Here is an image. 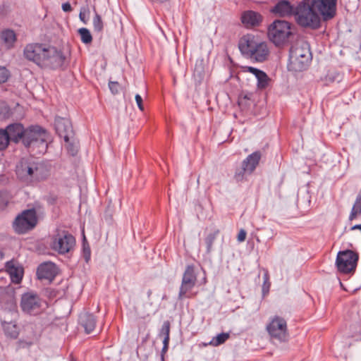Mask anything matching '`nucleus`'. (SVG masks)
I'll list each match as a JSON object with an SVG mask.
<instances>
[{"mask_svg":"<svg viewBox=\"0 0 361 361\" xmlns=\"http://www.w3.org/2000/svg\"><path fill=\"white\" fill-rule=\"evenodd\" d=\"M337 0H311L310 6L304 3L298 8V25L317 30L322 21H329L336 15Z\"/></svg>","mask_w":361,"mask_h":361,"instance_id":"nucleus-1","label":"nucleus"},{"mask_svg":"<svg viewBox=\"0 0 361 361\" xmlns=\"http://www.w3.org/2000/svg\"><path fill=\"white\" fill-rule=\"evenodd\" d=\"M25 58L42 68L58 69L63 67L66 56L61 50L42 43H31L23 50Z\"/></svg>","mask_w":361,"mask_h":361,"instance_id":"nucleus-2","label":"nucleus"},{"mask_svg":"<svg viewBox=\"0 0 361 361\" xmlns=\"http://www.w3.org/2000/svg\"><path fill=\"white\" fill-rule=\"evenodd\" d=\"M312 60L310 47L305 42L293 44L289 51L288 68L290 71L300 72L307 68Z\"/></svg>","mask_w":361,"mask_h":361,"instance_id":"nucleus-3","label":"nucleus"},{"mask_svg":"<svg viewBox=\"0 0 361 361\" xmlns=\"http://www.w3.org/2000/svg\"><path fill=\"white\" fill-rule=\"evenodd\" d=\"M49 133L39 126H30L25 128L23 145L26 148L38 149L40 153H44L47 149Z\"/></svg>","mask_w":361,"mask_h":361,"instance_id":"nucleus-4","label":"nucleus"},{"mask_svg":"<svg viewBox=\"0 0 361 361\" xmlns=\"http://www.w3.org/2000/svg\"><path fill=\"white\" fill-rule=\"evenodd\" d=\"M16 175L19 179L24 180H39L45 178L48 170L44 164L42 162L28 161L22 160L16 166Z\"/></svg>","mask_w":361,"mask_h":361,"instance_id":"nucleus-5","label":"nucleus"},{"mask_svg":"<svg viewBox=\"0 0 361 361\" xmlns=\"http://www.w3.org/2000/svg\"><path fill=\"white\" fill-rule=\"evenodd\" d=\"M292 35L290 24L282 20H274L268 27V37L276 46L284 44Z\"/></svg>","mask_w":361,"mask_h":361,"instance_id":"nucleus-6","label":"nucleus"},{"mask_svg":"<svg viewBox=\"0 0 361 361\" xmlns=\"http://www.w3.org/2000/svg\"><path fill=\"white\" fill-rule=\"evenodd\" d=\"M359 260V254L351 250L339 251L336 265L339 272L345 274H354Z\"/></svg>","mask_w":361,"mask_h":361,"instance_id":"nucleus-7","label":"nucleus"},{"mask_svg":"<svg viewBox=\"0 0 361 361\" xmlns=\"http://www.w3.org/2000/svg\"><path fill=\"white\" fill-rule=\"evenodd\" d=\"M37 224V216L35 209H26L16 217L13 223V228L16 233L24 234L32 230Z\"/></svg>","mask_w":361,"mask_h":361,"instance_id":"nucleus-8","label":"nucleus"},{"mask_svg":"<svg viewBox=\"0 0 361 361\" xmlns=\"http://www.w3.org/2000/svg\"><path fill=\"white\" fill-rule=\"evenodd\" d=\"M197 282V276L193 264L188 265L183 274L181 285L178 293V299L192 298L196 295V293H192V289Z\"/></svg>","mask_w":361,"mask_h":361,"instance_id":"nucleus-9","label":"nucleus"},{"mask_svg":"<svg viewBox=\"0 0 361 361\" xmlns=\"http://www.w3.org/2000/svg\"><path fill=\"white\" fill-rule=\"evenodd\" d=\"M75 245V237L66 231H59L53 236L51 248L60 255L70 252Z\"/></svg>","mask_w":361,"mask_h":361,"instance_id":"nucleus-10","label":"nucleus"},{"mask_svg":"<svg viewBox=\"0 0 361 361\" xmlns=\"http://www.w3.org/2000/svg\"><path fill=\"white\" fill-rule=\"evenodd\" d=\"M267 331L271 338L280 343H284L288 340L289 334L288 332L287 323L281 317L275 316L273 317L267 326Z\"/></svg>","mask_w":361,"mask_h":361,"instance_id":"nucleus-11","label":"nucleus"},{"mask_svg":"<svg viewBox=\"0 0 361 361\" xmlns=\"http://www.w3.org/2000/svg\"><path fill=\"white\" fill-rule=\"evenodd\" d=\"M262 158V152L257 150L247 157L242 162L241 167L238 169L235 174L237 180L246 178V175H250L259 165Z\"/></svg>","mask_w":361,"mask_h":361,"instance_id":"nucleus-12","label":"nucleus"},{"mask_svg":"<svg viewBox=\"0 0 361 361\" xmlns=\"http://www.w3.org/2000/svg\"><path fill=\"white\" fill-rule=\"evenodd\" d=\"M20 307L26 314L37 315L42 311V299L37 294L25 293L21 297Z\"/></svg>","mask_w":361,"mask_h":361,"instance_id":"nucleus-13","label":"nucleus"},{"mask_svg":"<svg viewBox=\"0 0 361 361\" xmlns=\"http://www.w3.org/2000/svg\"><path fill=\"white\" fill-rule=\"evenodd\" d=\"M54 126L59 136L63 138L67 145H72L71 141L74 139L75 133L71 121L58 116L55 118Z\"/></svg>","mask_w":361,"mask_h":361,"instance_id":"nucleus-14","label":"nucleus"},{"mask_svg":"<svg viewBox=\"0 0 361 361\" xmlns=\"http://www.w3.org/2000/svg\"><path fill=\"white\" fill-rule=\"evenodd\" d=\"M36 274L38 279L47 280L51 283L58 274V268L54 263L45 262L38 266Z\"/></svg>","mask_w":361,"mask_h":361,"instance_id":"nucleus-15","label":"nucleus"},{"mask_svg":"<svg viewBox=\"0 0 361 361\" xmlns=\"http://www.w3.org/2000/svg\"><path fill=\"white\" fill-rule=\"evenodd\" d=\"M269 53L266 42H257L248 58L257 62H264L268 59Z\"/></svg>","mask_w":361,"mask_h":361,"instance_id":"nucleus-16","label":"nucleus"},{"mask_svg":"<svg viewBox=\"0 0 361 361\" xmlns=\"http://www.w3.org/2000/svg\"><path fill=\"white\" fill-rule=\"evenodd\" d=\"M8 133L11 142L18 144L20 142H23V136L25 128L23 125L20 123H13L9 124L5 128Z\"/></svg>","mask_w":361,"mask_h":361,"instance_id":"nucleus-17","label":"nucleus"},{"mask_svg":"<svg viewBox=\"0 0 361 361\" xmlns=\"http://www.w3.org/2000/svg\"><path fill=\"white\" fill-rule=\"evenodd\" d=\"M296 5H291L288 1L281 0L271 9V11L279 16H293L295 19Z\"/></svg>","mask_w":361,"mask_h":361,"instance_id":"nucleus-18","label":"nucleus"},{"mask_svg":"<svg viewBox=\"0 0 361 361\" xmlns=\"http://www.w3.org/2000/svg\"><path fill=\"white\" fill-rule=\"evenodd\" d=\"M257 42L252 35H243L238 42V48L241 54L248 58Z\"/></svg>","mask_w":361,"mask_h":361,"instance_id":"nucleus-19","label":"nucleus"},{"mask_svg":"<svg viewBox=\"0 0 361 361\" xmlns=\"http://www.w3.org/2000/svg\"><path fill=\"white\" fill-rule=\"evenodd\" d=\"M262 21V16L257 12L246 11L242 13L241 22L246 27H257Z\"/></svg>","mask_w":361,"mask_h":361,"instance_id":"nucleus-20","label":"nucleus"},{"mask_svg":"<svg viewBox=\"0 0 361 361\" xmlns=\"http://www.w3.org/2000/svg\"><path fill=\"white\" fill-rule=\"evenodd\" d=\"M80 324L84 327L87 334H90L95 328L96 319L92 314L85 312L80 316Z\"/></svg>","mask_w":361,"mask_h":361,"instance_id":"nucleus-21","label":"nucleus"},{"mask_svg":"<svg viewBox=\"0 0 361 361\" xmlns=\"http://www.w3.org/2000/svg\"><path fill=\"white\" fill-rule=\"evenodd\" d=\"M5 268L13 283H18L21 281L23 278L22 271L14 264L13 261L7 262Z\"/></svg>","mask_w":361,"mask_h":361,"instance_id":"nucleus-22","label":"nucleus"},{"mask_svg":"<svg viewBox=\"0 0 361 361\" xmlns=\"http://www.w3.org/2000/svg\"><path fill=\"white\" fill-rule=\"evenodd\" d=\"M253 94L250 92H241L238 99V106L243 111L247 110L253 103Z\"/></svg>","mask_w":361,"mask_h":361,"instance_id":"nucleus-23","label":"nucleus"},{"mask_svg":"<svg viewBox=\"0 0 361 361\" xmlns=\"http://www.w3.org/2000/svg\"><path fill=\"white\" fill-rule=\"evenodd\" d=\"M4 331L6 336L11 338H17L19 335V328L15 322H2Z\"/></svg>","mask_w":361,"mask_h":361,"instance_id":"nucleus-24","label":"nucleus"},{"mask_svg":"<svg viewBox=\"0 0 361 361\" xmlns=\"http://www.w3.org/2000/svg\"><path fill=\"white\" fill-rule=\"evenodd\" d=\"M1 38L8 49L12 48L16 41V35L13 30H4L1 33Z\"/></svg>","mask_w":361,"mask_h":361,"instance_id":"nucleus-25","label":"nucleus"},{"mask_svg":"<svg viewBox=\"0 0 361 361\" xmlns=\"http://www.w3.org/2000/svg\"><path fill=\"white\" fill-rule=\"evenodd\" d=\"M25 336L24 338L30 339L32 336H37V343L41 337V331L38 329L36 325L30 324L25 326L24 329Z\"/></svg>","mask_w":361,"mask_h":361,"instance_id":"nucleus-26","label":"nucleus"},{"mask_svg":"<svg viewBox=\"0 0 361 361\" xmlns=\"http://www.w3.org/2000/svg\"><path fill=\"white\" fill-rule=\"evenodd\" d=\"M35 343H37V336H32L30 339H26L25 338L19 339L16 342V350L30 348Z\"/></svg>","mask_w":361,"mask_h":361,"instance_id":"nucleus-27","label":"nucleus"},{"mask_svg":"<svg viewBox=\"0 0 361 361\" xmlns=\"http://www.w3.org/2000/svg\"><path fill=\"white\" fill-rule=\"evenodd\" d=\"M78 32L82 43L85 44H90L92 42V36L87 28L81 27L78 29Z\"/></svg>","mask_w":361,"mask_h":361,"instance_id":"nucleus-28","label":"nucleus"},{"mask_svg":"<svg viewBox=\"0 0 361 361\" xmlns=\"http://www.w3.org/2000/svg\"><path fill=\"white\" fill-rule=\"evenodd\" d=\"M219 233V230H216L214 232L209 233L204 239V243L207 247V253L209 254L212 250V245L216 238L217 235Z\"/></svg>","mask_w":361,"mask_h":361,"instance_id":"nucleus-29","label":"nucleus"},{"mask_svg":"<svg viewBox=\"0 0 361 361\" xmlns=\"http://www.w3.org/2000/svg\"><path fill=\"white\" fill-rule=\"evenodd\" d=\"M257 86L259 90H264L269 85V78L265 72H262L259 76L257 77Z\"/></svg>","mask_w":361,"mask_h":361,"instance_id":"nucleus-30","label":"nucleus"},{"mask_svg":"<svg viewBox=\"0 0 361 361\" xmlns=\"http://www.w3.org/2000/svg\"><path fill=\"white\" fill-rule=\"evenodd\" d=\"M94 16L93 18V27L97 32H102L104 29V23L101 16L94 10Z\"/></svg>","mask_w":361,"mask_h":361,"instance_id":"nucleus-31","label":"nucleus"},{"mask_svg":"<svg viewBox=\"0 0 361 361\" xmlns=\"http://www.w3.org/2000/svg\"><path fill=\"white\" fill-rule=\"evenodd\" d=\"M228 333H221L216 336L214 337L212 340L209 342V344L213 346H218L223 343H224L226 340L229 338Z\"/></svg>","mask_w":361,"mask_h":361,"instance_id":"nucleus-32","label":"nucleus"},{"mask_svg":"<svg viewBox=\"0 0 361 361\" xmlns=\"http://www.w3.org/2000/svg\"><path fill=\"white\" fill-rule=\"evenodd\" d=\"M11 142L5 129H0V151L6 149Z\"/></svg>","mask_w":361,"mask_h":361,"instance_id":"nucleus-33","label":"nucleus"},{"mask_svg":"<svg viewBox=\"0 0 361 361\" xmlns=\"http://www.w3.org/2000/svg\"><path fill=\"white\" fill-rule=\"evenodd\" d=\"M82 257L87 263L90 260L91 250L85 237H84L82 242Z\"/></svg>","mask_w":361,"mask_h":361,"instance_id":"nucleus-34","label":"nucleus"},{"mask_svg":"<svg viewBox=\"0 0 361 361\" xmlns=\"http://www.w3.org/2000/svg\"><path fill=\"white\" fill-rule=\"evenodd\" d=\"M89 16H90V9H89L88 6L81 7L80 13H79V18L84 24L87 23V21L89 20Z\"/></svg>","mask_w":361,"mask_h":361,"instance_id":"nucleus-35","label":"nucleus"},{"mask_svg":"<svg viewBox=\"0 0 361 361\" xmlns=\"http://www.w3.org/2000/svg\"><path fill=\"white\" fill-rule=\"evenodd\" d=\"M10 76V71L6 67L0 66V84L7 82Z\"/></svg>","mask_w":361,"mask_h":361,"instance_id":"nucleus-36","label":"nucleus"},{"mask_svg":"<svg viewBox=\"0 0 361 361\" xmlns=\"http://www.w3.org/2000/svg\"><path fill=\"white\" fill-rule=\"evenodd\" d=\"M360 214H361V204L355 202L349 216V220L353 221Z\"/></svg>","mask_w":361,"mask_h":361,"instance_id":"nucleus-37","label":"nucleus"},{"mask_svg":"<svg viewBox=\"0 0 361 361\" xmlns=\"http://www.w3.org/2000/svg\"><path fill=\"white\" fill-rule=\"evenodd\" d=\"M170 328H171V324L169 321H165L163 323V325L161 326V331H160V336H169L170 334Z\"/></svg>","mask_w":361,"mask_h":361,"instance_id":"nucleus-38","label":"nucleus"},{"mask_svg":"<svg viewBox=\"0 0 361 361\" xmlns=\"http://www.w3.org/2000/svg\"><path fill=\"white\" fill-rule=\"evenodd\" d=\"M109 87L112 94H116L120 90V84L118 82L110 81L109 82Z\"/></svg>","mask_w":361,"mask_h":361,"instance_id":"nucleus-39","label":"nucleus"},{"mask_svg":"<svg viewBox=\"0 0 361 361\" xmlns=\"http://www.w3.org/2000/svg\"><path fill=\"white\" fill-rule=\"evenodd\" d=\"M307 4L308 6H310V4H311V0H300L299 1L297 2V4H296V8H295V22L298 24V16H300L299 15V12H298V8L300 5H302V4Z\"/></svg>","mask_w":361,"mask_h":361,"instance_id":"nucleus-40","label":"nucleus"},{"mask_svg":"<svg viewBox=\"0 0 361 361\" xmlns=\"http://www.w3.org/2000/svg\"><path fill=\"white\" fill-rule=\"evenodd\" d=\"M245 68L246 69V71L252 73L256 78L263 72L262 70L251 66H247Z\"/></svg>","mask_w":361,"mask_h":361,"instance_id":"nucleus-41","label":"nucleus"},{"mask_svg":"<svg viewBox=\"0 0 361 361\" xmlns=\"http://www.w3.org/2000/svg\"><path fill=\"white\" fill-rule=\"evenodd\" d=\"M264 278H265V279H264L263 287H262V291H263L264 294L267 293L269 292V287H270V282L269 281V278H268L267 274H265Z\"/></svg>","mask_w":361,"mask_h":361,"instance_id":"nucleus-42","label":"nucleus"},{"mask_svg":"<svg viewBox=\"0 0 361 361\" xmlns=\"http://www.w3.org/2000/svg\"><path fill=\"white\" fill-rule=\"evenodd\" d=\"M135 101H136V103H137V105L139 108V109L142 111H144V105H143V100H142V97L137 94L135 95Z\"/></svg>","mask_w":361,"mask_h":361,"instance_id":"nucleus-43","label":"nucleus"},{"mask_svg":"<svg viewBox=\"0 0 361 361\" xmlns=\"http://www.w3.org/2000/svg\"><path fill=\"white\" fill-rule=\"evenodd\" d=\"M246 231L244 229H240L238 234V240L239 242H243L246 238Z\"/></svg>","mask_w":361,"mask_h":361,"instance_id":"nucleus-44","label":"nucleus"},{"mask_svg":"<svg viewBox=\"0 0 361 361\" xmlns=\"http://www.w3.org/2000/svg\"><path fill=\"white\" fill-rule=\"evenodd\" d=\"M8 200L3 195L2 193L0 192V209H4L7 206Z\"/></svg>","mask_w":361,"mask_h":361,"instance_id":"nucleus-45","label":"nucleus"},{"mask_svg":"<svg viewBox=\"0 0 361 361\" xmlns=\"http://www.w3.org/2000/svg\"><path fill=\"white\" fill-rule=\"evenodd\" d=\"M61 8L64 12H71L73 10L72 6L69 2L63 3Z\"/></svg>","mask_w":361,"mask_h":361,"instance_id":"nucleus-46","label":"nucleus"},{"mask_svg":"<svg viewBox=\"0 0 361 361\" xmlns=\"http://www.w3.org/2000/svg\"><path fill=\"white\" fill-rule=\"evenodd\" d=\"M169 339H170V337H169V336H164V340H163V344H164V345H165V346H169Z\"/></svg>","mask_w":361,"mask_h":361,"instance_id":"nucleus-47","label":"nucleus"},{"mask_svg":"<svg viewBox=\"0 0 361 361\" xmlns=\"http://www.w3.org/2000/svg\"><path fill=\"white\" fill-rule=\"evenodd\" d=\"M5 14V6L1 5L0 6V15H4Z\"/></svg>","mask_w":361,"mask_h":361,"instance_id":"nucleus-48","label":"nucleus"},{"mask_svg":"<svg viewBox=\"0 0 361 361\" xmlns=\"http://www.w3.org/2000/svg\"><path fill=\"white\" fill-rule=\"evenodd\" d=\"M360 230L361 231V224H357L351 227V230Z\"/></svg>","mask_w":361,"mask_h":361,"instance_id":"nucleus-49","label":"nucleus"},{"mask_svg":"<svg viewBox=\"0 0 361 361\" xmlns=\"http://www.w3.org/2000/svg\"><path fill=\"white\" fill-rule=\"evenodd\" d=\"M4 255H5V254H4V251L3 248L0 247V261H1L4 259Z\"/></svg>","mask_w":361,"mask_h":361,"instance_id":"nucleus-50","label":"nucleus"},{"mask_svg":"<svg viewBox=\"0 0 361 361\" xmlns=\"http://www.w3.org/2000/svg\"><path fill=\"white\" fill-rule=\"evenodd\" d=\"M355 202L361 204V193L357 195Z\"/></svg>","mask_w":361,"mask_h":361,"instance_id":"nucleus-51","label":"nucleus"},{"mask_svg":"<svg viewBox=\"0 0 361 361\" xmlns=\"http://www.w3.org/2000/svg\"><path fill=\"white\" fill-rule=\"evenodd\" d=\"M168 348H169V346L163 345V348H162V350H161L162 355L164 353H165L168 350Z\"/></svg>","mask_w":361,"mask_h":361,"instance_id":"nucleus-52","label":"nucleus"},{"mask_svg":"<svg viewBox=\"0 0 361 361\" xmlns=\"http://www.w3.org/2000/svg\"><path fill=\"white\" fill-rule=\"evenodd\" d=\"M70 361H77L75 358L72 357Z\"/></svg>","mask_w":361,"mask_h":361,"instance_id":"nucleus-53","label":"nucleus"},{"mask_svg":"<svg viewBox=\"0 0 361 361\" xmlns=\"http://www.w3.org/2000/svg\"><path fill=\"white\" fill-rule=\"evenodd\" d=\"M151 294V290H149L148 295H149Z\"/></svg>","mask_w":361,"mask_h":361,"instance_id":"nucleus-54","label":"nucleus"},{"mask_svg":"<svg viewBox=\"0 0 361 361\" xmlns=\"http://www.w3.org/2000/svg\"><path fill=\"white\" fill-rule=\"evenodd\" d=\"M341 286L343 287V283L340 282Z\"/></svg>","mask_w":361,"mask_h":361,"instance_id":"nucleus-55","label":"nucleus"}]
</instances>
